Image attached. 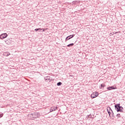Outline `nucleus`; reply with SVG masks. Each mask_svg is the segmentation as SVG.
<instances>
[{"instance_id": "obj_6", "label": "nucleus", "mask_w": 125, "mask_h": 125, "mask_svg": "<svg viewBox=\"0 0 125 125\" xmlns=\"http://www.w3.org/2000/svg\"><path fill=\"white\" fill-rule=\"evenodd\" d=\"M75 37V34H73L72 35L68 36L65 38V42H67V41H69V40H71V39L74 38Z\"/></svg>"}, {"instance_id": "obj_11", "label": "nucleus", "mask_w": 125, "mask_h": 125, "mask_svg": "<svg viewBox=\"0 0 125 125\" xmlns=\"http://www.w3.org/2000/svg\"><path fill=\"white\" fill-rule=\"evenodd\" d=\"M111 110H112V109H111V107L110 106H108L107 107V113H109Z\"/></svg>"}, {"instance_id": "obj_10", "label": "nucleus", "mask_w": 125, "mask_h": 125, "mask_svg": "<svg viewBox=\"0 0 125 125\" xmlns=\"http://www.w3.org/2000/svg\"><path fill=\"white\" fill-rule=\"evenodd\" d=\"M108 113L109 117H111V116H113L114 115V113L113 112V110H111V111H109Z\"/></svg>"}, {"instance_id": "obj_19", "label": "nucleus", "mask_w": 125, "mask_h": 125, "mask_svg": "<svg viewBox=\"0 0 125 125\" xmlns=\"http://www.w3.org/2000/svg\"><path fill=\"white\" fill-rule=\"evenodd\" d=\"M39 30H42V28H36L35 29V31H36V32H37V31H39Z\"/></svg>"}, {"instance_id": "obj_12", "label": "nucleus", "mask_w": 125, "mask_h": 125, "mask_svg": "<svg viewBox=\"0 0 125 125\" xmlns=\"http://www.w3.org/2000/svg\"><path fill=\"white\" fill-rule=\"evenodd\" d=\"M106 85H105V83H102L101 85V86L100 87V89H102V87H105Z\"/></svg>"}, {"instance_id": "obj_8", "label": "nucleus", "mask_w": 125, "mask_h": 125, "mask_svg": "<svg viewBox=\"0 0 125 125\" xmlns=\"http://www.w3.org/2000/svg\"><path fill=\"white\" fill-rule=\"evenodd\" d=\"M10 54V53L9 52H4L3 53V56H9V55Z\"/></svg>"}, {"instance_id": "obj_1", "label": "nucleus", "mask_w": 125, "mask_h": 125, "mask_svg": "<svg viewBox=\"0 0 125 125\" xmlns=\"http://www.w3.org/2000/svg\"><path fill=\"white\" fill-rule=\"evenodd\" d=\"M115 108L116 109V111H117V112H123V109H124V107L121 106V104L115 105Z\"/></svg>"}, {"instance_id": "obj_5", "label": "nucleus", "mask_w": 125, "mask_h": 125, "mask_svg": "<svg viewBox=\"0 0 125 125\" xmlns=\"http://www.w3.org/2000/svg\"><path fill=\"white\" fill-rule=\"evenodd\" d=\"M56 110H58V107L56 106L55 107L54 106H52L50 109V113H51V112H53L54 111H56Z\"/></svg>"}, {"instance_id": "obj_2", "label": "nucleus", "mask_w": 125, "mask_h": 125, "mask_svg": "<svg viewBox=\"0 0 125 125\" xmlns=\"http://www.w3.org/2000/svg\"><path fill=\"white\" fill-rule=\"evenodd\" d=\"M39 113H33L30 115L31 120H34V119H37L39 118Z\"/></svg>"}, {"instance_id": "obj_21", "label": "nucleus", "mask_w": 125, "mask_h": 125, "mask_svg": "<svg viewBox=\"0 0 125 125\" xmlns=\"http://www.w3.org/2000/svg\"><path fill=\"white\" fill-rule=\"evenodd\" d=\"M121 33V32H120V31H117V32H115V33H114V34H119V33Z\"/></svg>"}, {"instance_id": "obj_13", "label": "nucleus", "mask_w": 125, "mask_h": 125, "mask_svg": "<svg viewBox=\"0 0 125 125\" xmlns=\"http://www.w3.org/2000/svg\"><path fill=\"white\" fill-rule=\"evenodd\" d=\"M70 46H74V43H72L67 45L68 47H70Z\"/></svg>"}, {"instance_id": "obj_16", "label": "nucleus", "mask_w": 125, "mask_h": 125, "mask_svg": "<svg viewBox=\"0 0 125 125\" xmlns=\"http://www.w3.org/2000/svg\"><path fill=\"white\" fill-rule=\"evenodd\" d=\"M114 34H115V33H114V32H112L110 33L109 36L111 37V36H113Z\"/></svg>"}, {"instance_id": "obj_9", "label": "nucleus", "mask_w": 125, "mask_h": 125, "mask_svg": "<svg viewBox=\"0 0 125 125\" xmlns=\"http://www.w3.org/2000/svg\"><path fill=\"white\" fill-rule=\"evenodd\" d=\"M44 80L45 81H49V82L50 83V82H51V81H50V77L49 76H46L44 78Z\"/></svg>"}, {"instance_id": "obj_15", "label": "nucleus", "mask_w": 125, "mask_h": 125, "mask_svg": "<svg viewBox=\"0 0 125 125\" xmlns=\"http://www.w3.org/2000/svg\"><path fill=\"white\" fill-rule=\"evenodd\" d=\"M48 28H41L42 30V32H45V30H47Z\"/></svg>"}, {"instance_id": "obj_14", "label": "nucleus", "mask_w": 125, "mask_h": 125, "mask_svg": "<svg viewBox=\"0 0 125 125\" xmlns=\"http://www.w3.org/2000/svg\"><path fill=\"white\" fill-rule=\"evenodd\" d=\"M62 84V83H61V82H59V83H57V85L58 86H60V85H61Z\"/></svg>"}, {"instance_id": "obj_22", "label": "nucleus", "mask_w": 125, "mask_h": 125, "mask_svg": "<svg viewBox=\"0 0 125 125\" xmlns=\"http://www.w3.org/2000/svg\"><path fill=\"white\" fill-rule=\"evenodd\" d=\"M69 77H72L74 78V76L73 75H69Z\"/></svg>"}, {"instance_id": "obj_20", "label": "nucleus", "mask_w": 125, "mask_h": 125, "mask_svg": "<svg viewBox=\"0 0 125 125\" xmlns=\"http://www.w3.org/2000/svg\"><path fill=\"white\" fill-rule=\"evenodd\" d=\"M73 2H74V3H79V1H74Z\"/></svg>"}, {"instance_id": "obj_4", "label": "nucleus", "mask_w": 125, "mask_h": 125, "mask_svg": "<svg viewBox=\"0 0 125 125\" xmlns=\"http://www.w3.org/2000/svg\"><path fill=\"white\" fill-rule=\"evenodd\" d=\"M8 36V35H7V34L3 33L0 35V38L1 40H2L3 39H5L6 38H7Z\"/></svg>"}, {"instance_id": "obj_17", "label": "nucleus", "mask_w": 125, "mask_h": 125, "mask_svg": "<svg viewBox=\"0 0 125 125\" xmlns=\"http://www.w3.org/2000/svg\"><path fill=\"white\" fill-rule=\"evenodd\" d=\"M2 117H3V114L0 112V118H2Z\"/></svg>"}, {"instance_id": "obj_3", "label": "nucleus", "mask_w": 125, "mask_h": 125, "mask_svg": "<svg viewBox=\"0 0 125 125\" xmlns=\"http://www.w3.org/2000/svg\"><path fill=\"white\" fill-rule=\"evenodd\" d=\"M99 95V93H98V92H94L91 95V98H96L97 96Z\"/></svg>"}, {"instance_id": "obj_18", "label": "nucleus", "mask_w": 125, "mask_h": 125, "mask_svg": "<svg viewBox=\"0 0 125 125\" xmlns=\"http://www.w3.org/2000/svg\"><path fill=\"white\" fill-rule=\"evenodd\" d=\"M116 117H117V118H121V114H117Z\"/></svg>"}, {"instance_id": "obj_7", "label": "nucleus", "mask_w": 125, "mask_h": 125, "mask_svg": "<svg viewBox=\"0 0 125 125\" xmlns=\"http://www.w3.org/2000/svg\"><path fill=\"white\" fill-rule=\"evenodd\" d=\"M106 89H107V90H112V89H117V87H116V86H111L107 87Z\"/></svg>"}]
</instances>
